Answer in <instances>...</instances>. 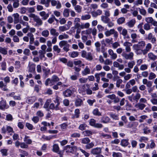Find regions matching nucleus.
<instances>
[{"mask_svg": "<svg viewBox=\"0 0 157 157\" xmlns=\"http://www.w3.org/2000/svg\"><path fill=\"white\" fill-rule=\"evenodd\" d=\"M152 45L150 43L147 44L146 45L144 41H139L138 43L132 46V49L137 55H146L152 48Z\"/></svg>", "mask_w": 157, "mask_h": 157, "instance_id": "obj_1", "label": "nucleus"}, {"mask_svg": "<svg viewBox=\"0 0 157 157\" xmlns=\"http://www.w3.org/2000/svg\"><path fill=\"white\" fill-rule=\"evenodd\" d=\"M28 16L30 18H33L34 22H35V26L39 27L42 25L43 22L42 19L34 13L29 14Z\"/></svg>", "mask_w": 157, "mask_h": 157, "instance_id": "obj_2", "label": "nucleus"}, {"mask_svg": "<svg viewBox=\"0 0 157 157\" xmlns=\"http://www.w3.org/2000/svg\"><path fill=\"white\" fill-rule=\"evenodd\" d=\"M3 80L5 83L3 81H0V88L3 91H7L8 90V89L7 88V84L10 82V78L7 76L4 78Z\"/></svg>", "mask_w": 157, "mask_h": 157, "instance_id": "obj_3", "label": "nucleus"}, {"mask_svg": "<svg viewBox=\"0 0 157 157\" xmlns=\"http://www.w3.org/2000/svg\"><path fill=\"white\" fill-rule=\"evenodd\" d=\"M134 94H132V95L128 96V100L131 102L136 101L137 102L138 100L141 97V95L139 93H137L135 96H134Z\"/></svg>", "mask_w": 157, "mask_h": 157, "instance_id": "obj_4", "label": "nucleus"}, {"mask_svg": "<svg viewBox=\"0 0 157 157\" xmlns=\"http://www.w3.org/2000/svg\"><path fill=\"white\" fill-rule=\"evenodd\" d=\"M81 56L90 61L92 60L93 59L91 53L90 52H87L85 50L82 51Z\"/></svg>", "mask_w": 157, "mask_h": 157, "instance_id": "obj_5", "label": "nucleus"}, {"mask_svg": "<svg viewBox=\"0 0 157 157\" xmlns=\"http://www.w3.org/2000/svg\"><path fill=\"white\" fill-rule=\"evenodd\" d=\"M76 149V147L75 146H71L70 145H67L64 147V150L66 151V152L67 153H73L75 152Z\"/></svg>", "mask_w": 157, "mask_h": 157, "instance_id": "obj_6", "label": "nucleus"}, {"mask_svg": "<svg viewBox=\"0 0 157 157\" xmlns=\"http://www.w3.org/2000/svg\"><path fill=\"white\" fill-rule=\"evenodd\" d=\"M121 56L126 59L132 60L133 59L134 53L132 52H130L128 54H127L125 52H123Z\"/></svg>", "mask_w": 157, "mask_h": 157, "instance_id": "obj_7", "label": "nucleus"}, {"mask_svg": "<svg viewBox=\"0 0 157 157\" xmlns=\"http://www.w3.org/2000/svg\"><path fill=\"white\" fill-rule=\"evenodd\" d=\"M146 39L148 40H150L151 42L153 44L155 43L156 41V38L151 33H150L148 34Z\"/></svg>", "mask_w": 157, "mask_h": 157, "instance_id": "obj_8", "label": "nucleus"}, {"mask_svg": "<svg viewBox=\"0 0 157 157\" xmlns=\"http://www.w3.org/2000/svg\"><path fill=\"white\" fill-rule=\"evenodd\" d=\"M123 45L125 47V50L126 52H130L131 51V46H132V44L131 43L126 41L124 43Z\"/></svg>", "mask_w": 157, "mask_h": 157, "instance_id": "obj_9", "label": "nucleus"}, {"mask_svg": "<svg viewBox=\"0 0 157 157\" xmlns=\"http://www.w3.org/2000/svg\"><path fill=\"white\" fill-rule=\"evenodd\" d=\"M145 20L147 23H151L153 25H157V21L154 20L152 17H146Z\"/></svg>", "mask_w": 157, "mask_h": 157, "instance_id": "obj_10", "label": "nucleus"}, {"mask_svg": "<svg viewBox=\"0 0 157 157\" xmlns=\"http://www.w3.org/2000/svg\"><path fill=\"white\" fill-rule=\"evenodd\" d=\"M101 148L100 147H96L91 150L90 152L94 155H97L101 153Z\"/></svg>", "mask_w": 157, "mask_h": 157, "instance_id": "obj_11", "label": "nucleus"}, {"mask_svg": "<svg viewBox=\"0 0 157 157\" xmlns=\"http://www.w3.org/2000/svg\"><path fill=\"white\" fill-rule=\"evenodd\" d=\"M102 13V11L101 10L98 9L96 11H93L91 12V14L93 17H97L98 16L101 15Z\"/></svg>", "mask_w": 157, "mask_h": 157, "instance_id": "obj_12", "label": "nucleus"}, {"mask_svg": "<svg viewBox=\"0 0 157 157\" xmlns=\"http://www.w3.org/2000/svg\"><path fill=\"white\" fill-rule=\"evenodd\" d=\"M109 55L110 56V58L112 59H115L117 57V55L116 53H114L113 51L111 49L108 50Z\"/></svg>", "mask_w": 157, "mask_h": 157, "instance_id": "obj_13", "label": "nucleus"}, {"mask_svg": "<svg viewBox=\"0 0 157 157\" xmlns=\"http://www.w3.org/2000/svg\"><path fill=\"white\" fill-rule=\"evenodd\" d=\"M6 101L1 98L0 99V109L4 110L6 107Z\"/></svg>", "mask_w": 157, "mask_h": 157, "instance_id": "obj_14", "label": "nucleus"}, {"mask_svg": "<svg viewBox=\"0 0 157 157\" xmlns=\"http://www.w3.org/2000/svg\"><path fill=\"white\" fill-rule=\"evenodd\" d=\"M101 122L103 123L107 124L109 123L110 119L107 116H104L101 118Z\"/></svg>", "mask_w": 157, "mask_h": 157, "instance_id": "obj_15", "label": "nucleus"}, {"mask_svg": "<svg viewBox=\"0 0 157 157\" xmlns=\"http://www.w3.org/2000/svg\"><path fill=\"white\" fill-rule=\"evenodd\" d=\"M27 36L29 37V44H33L35 40L33 34L31 33H28Z\"/></svg>", "mask_w": 157, "mask_h": 157, "instance_id": "obj_16", "label": "nucleus"}, {"mask_svg": "<svg viewBox=\"0 0 157 157\" xmlns=\"http://www.w3.org/2000/svg\"><path fill=\"white\" fill-rule=\"evenodd\" d=\"M142 82L144 84L146 85L147 88L151 87L152 86V82L151 81H148L146 78L143 79Z\"/></svg>", "mask_w": 157, "mask_h": 157, "instance_id": "obj_17", "label": "nucleus"}, {"mask_svg": "<svg viewBox=\"0 0 157 157\" xmlns=\"http://www.w3.org/2000/svg\"><path fill=\"white\" fill-rule=\"evenodd\" d=\"M136 23V21L134 19H133L127 22L126 25L129 28H132L134 26Z\"/></svg>", "mask_w": 157, "mask_h": 157, "instance_id": "obj_18", "label": "nucleus"}, {"mask_svg": "<svg viewBox=\"0 0 157 157\" xmlns=\"http://www.w3.org/2000/svg\"><path fill=\"white\" fill-rule=\"evenodd\" d=\"M39 14L40 16L42 17V19L44 20H46L49 16V14L46 13L44 11L40 12Z\"/></svg>", "mask_w": 157, "mask_h": 157, "instance_id": "obj_19", "label": "nucleus"}, {"mask_svg": "<svg viewBox=\"0 0 157 157\" xmlns=\"http://www.w3.org/2000/svg\"><path fill=\"white\" fill-rule=\"evenodd\" d=\"M49 30L50 34L53 36H57L59 35V33L57 32L56 29L52 28L50 29Z\"/></svg>", "mask_w": 157, "mask_h": 157, "instance_id": "obj_20", "label": "nucleus"}, {"mask_svg": "<svg viewBox=\"0 0 157 157\" xmlns=\"http://www.w3.org/2000/svg\"><path fill=\"white\" fill-rule=\"evenodd\" d=\"M90 73V70L88 66H86L82 72V74L83 76L86 75Z\"/></svg>", "mask_w": 157, "mask_h": 157, "instance_id": "obj_21", "label": "nucleus"}, {"mask_svg": "<svg viewBox=\"0 0 157 157\" xmlns=\"http://www.w3.org/2000/svg\"><path fill=\"white\" fill-rule=\"evenodd\" d=\"M72 92L70 89H67L63 92V95L65 97H69L71 96Z\"/></svg>", "mask_w": 157, "mask_h": 157, "instance_id": "obj_22", "label": "nucleus"}, {"mask_svg": "<svg viewBox=\"0 0 157 157\" xmlns=\"http://www.w3.org/2000/svg\"><path fill=\"white\" fill-rule=\"evenodd\" d=\"M131 36L132 39L131 42L132 43H134L138 42V40L136 39L137 35L136 33H133L131 34Z\"/></svg>", "mask_w": 157, "mask_h": 157, "instance_id": "obj_23", "label": "nucleus"}, {"mask_svg": "<svg viewBox=\"0 0 157 157\" xmlns=\"http://www.w3.org/2000/svg\"><path fill=\"white\" fill-rule=\"evenodd\" d=\"M146 105L143 103H139L136 104L135 106L139 109L142 110L146 107Z\"/></svg>", "mask_w": 157, "mask_h": 157, "instance_id": "obj_24", "label": "nucleus"}, {"mask_svg": "<svg viewBox=\"0 0 157 157\" xmlns=\"http://www.w3.org/2000/svg\"><path fill=\"white\" fill-rule=\"evenodd\" d=\"M51 0H40V3L44 5L46 7L49 6Z\"/></svg>", "mask_w": 157, "mask_h": 157, "instance_id": "obj_25", "label": "nucleus"}, {"mask_svg": "<svg viewBox=\"0 0 157 157\" xmlns=\"http://www.w3.org/2000/svg\"><path fill=\"white\" fill-rule=\"evenodd\" d=\"M13 16L14 17L13 22L15 24L18 23L19 22V14L17 13H14L13 15Z\"/></svg>", "mask_w": 157, "mask_h": 157, "instance_id": "obj_26", "label": "nucleus"}, {"mask_svg": "<svg viewBox=\"0 0 157 157\" xmlns=\"http://www.w3.org/2000/svg\"><path fill=\"white\" fill-rule=\"evenodd\" d=\"M147 56L149 59L152 60L154 61L157 59V56L151 52L148 53Z\"/></svg>", "mask_w": 157, "mask_h": 157, "instance_id": "obj_27", "label": "nucleus"}, {"mask_svg": "<svg viewBox=\"0 0 157 157\" xmlns=\"http://www.w3.org/2000/svg\"><path fill=\"white\" fill-rule=\"evenodd\" d=\"M125 18L124 17L119 18L117 20V23L119 25H121L125 23Z\"/></svg>", "mask_w": 157, "mask_h": 157, "instance_id": "obj_28", "label": "nucleus"}, {"mask_svg": "<svg viewBox=\"0 0 157 157\" xmlns=\"http://www.w3.org/2000/svg\"><path fill=\"white\" fill-rule=\"evenodd\" d=\"M129 144L128 139H123L121 142V145L123 147H126Z\"/></svg>", "mask_w": 157, "mask_h": 157, "instance_id": "obj_29", "label": "nucleus"}, {"mask_svg": "<svg viewBox=\"0 0 157 157\" xmlns=\"http://www.w3.org/2000/svg\"><path fill=\"white\" fill-rule=\"evenodd\" d=\"M83 104V102L82 99L78 98L76 99L75 102V105L76 106H80Z\"/></svg>", "mask_w": 157, "mask_h": 157, "instance_id": "obj_30", "label": "nucleus"}, {"mask_svg": "<svg viewBox=\"0 0 157 157\" xmlns=\"http://www.w3.org/2000/svg\"><path fill=\"white\" fill-rule=\"evenodd\" d=\"M92 113L95 116H100L101 115V113L99 111L98 108L94 109L92 111Z\"/></svg>", "mask_w": 157, "mask_h": 157, "instance_id": "obj_31", "label": "nucleus"}, {"mask_svg": "<svg viewBox=\"0 0 157 157\" xmlns=\"http://www.w3.org/2000/svg\"><path fill=\"white\" fill-rule=\"evenodd\" d=\"M69 37V36L67 34L64 33L62 34L59 35L58 36L59 40H61L63 39H68Z\"/></svg>", "mask_w": 157, "mask_h": 157, "instance_id": "obj_32", "label": "nucleus"}, {"mask_svg": "<svg viewBox=\"0 0 157 157\" xmlns=\"http://www.w3.org/2000/svg\"><path fill=\"white\" fill-rule=\"evenodd\" d=\"M53 49L54 52H55L57 54L61 52V49L60 48L59 46L57 45L53 46Z\"/></svg>", "mask_w": 157, "mask_h": 157, "instance_id": "obj_33", "label": "nucleus"}, {"mask_svg": "<svg viewBox=\"0 0 157 157\" xmlns=\"http://www.w3.org/2000/svg\"><path fill=\"white\" fill-rule=\"evenodd\" d=\"M101 20L103 23H108L110 20V19L109 17L104 15H102L101 16Z\"/></svg>", "mask_w": 157, "mask_h": 157, "instance_id": "obj_34", "label": "nucleus"}, {"mask_svg": "<svg viewBox=\"0 0 157 157\" xmlns=\"http://www.w3.org/2000/svg\"><path fill=\"white\" fill-rule=\"evenodd\" d=\"M137 10H139L140 13L142 15L145 16L147 15V13L145 10L142 7V8H137Z\"/></svg>", "mask_w": 157, "mask_h": 157, "instance_id": "obj_35", "label": "nucleus"}, {"mask_svg": "<svg viewBox=\"0 0 157 157\" xmlns=\"http://www.w3.org/2000/svg\"><path fill=\"white\" fill-rule=\"evenodd\" d=\"M69 9L66 8L64 10L63 12V15L64 17H68L69 16Z\"/></svg>", "mask_w": 157, "mask_h": 157, "instance_id": "obj_36", "label": "nucleus"}, {"mask_svg": "<svg viewBox=\"0 0 157 157\" xmlns=\"http://www.w3.org/2000/svg\"><path fill=\"white\" fill-rule=\"evenodd\" d=\"M51 79L54 85L59 80V78L56 75H53L51 78Z\"/></svg>", "mask_w": 157, "mask_h": 157, "instance_id": "obj_37", "label": "nucleus"}, {"mask_svg": "<svg viewBox=\"0 0 157 157\" xmlns=\"http://www.w3.org/2000/svg\"><path fill=\"white\" fill-rule=\"evenodd\" d=\"M41 35L44 37H47L49 35V32L47 29L42 31L41 32Z\"/></svg>", "mask_w": 157, "mask_h": 157, "instance_id": "obj_38", "label": "nucleus"}, {"mask_svg": "<svg viewBox=\"0 0 157 157\" xmlns=\"http://www.w3.org/2000/svg\"><path fill=\"white\" fill-rule=\"evenodd\" d=\"M7 48L0 47V53L4 55H6L7 54Z\"/></svg>", "mask_w": 157, "mask_h": 157, "instance_id": "obj_39", "label": "nucleus"}, {"mask_svg": "<svg viewBox=\"0 0 157 157\" xmlns=\"http://www.w3.org/2000/svg\"><path fill=\"white\" fill-rule=\"evenodd\" d=\"M45 84L46 86L48 85L52 86L54 85V84H53L52 79L49 78H48L46 80L45 82Z\"/></svg>", "mask_w": 157, "mask_h": 157, "instance_id": "obj_40", "label": "nucleus"}, {"mask_svg": "<svg viewBox=\"0 0 157 157\" xmlns=\"http://www.w3.org/2000/svg\"><path fill=\"white\" fill-rule=\"evenodd\" d=\"M13 1V6L14 8H16L19 6V0H12Z\"/></svg>", "mask_w": 157, "mask_h": 157, "instance_id": "obj_41", "label": "nucleus"}, {"mask_svg": "<svg viewBox=\"0 0 157 157\" xmlns=\"http://www.w3.org/2000/svg\"><path fill=\"white\" fill-rule=\"evenodd\" d=\"M59 31L63 32L68 30L69 29V27L68 26L66 27V26L64 25L59 26Z\"/></svg>", "mask_w": 157, "mask_h": 157, "instance_id": "obj_42", "label": "nucleus"}, {"mask_svg": "<svg viewBox=\"0 0 157 157\" xmlns=\"http://www.w3.org/2000/svg\"><path fill=\"white\" fill-rule=\"evenodd\" d=\"M118 79L116 80V86L117 87L119 88L120 87L121 84L123 82V80L119 78V77L117 76Z\"/></svg>", "mask_w": 157, "mask_h": 157, "instance_id": "obj_43", "label": "nucleus"}, {"mask_svg": "<svg viewBox=\"0 0 157 157\" xmlns=\"http://www.w3.org/2000/svg\"><path fill=\"white\" fill-rule=\"evenodd\" d=\"M43 70L44 73V74L43 76L44 77V78H46L48 76V75L50 73V70H47L45 69V68L44 67V68H43Z\"/></svg>", "mask_w": 157, "mask_h": 157, "instance_id": "obj_44", "label": "nucleus"}, {"mask_svg": "<svg viewBox=\"0 0 157 157\" xmlns=\"http://www.w3.org/2000/svg\"><path fill=\"white\" fill-rule=\"evenodd\" d=\"M68 44L67 41L62 40L59 42V44L60 47L62 48L66 46Z\"/></svg>", "mask_w": 157, "mask_h": 157, "instance_id": "obj_45", "label": "nucleus"}, {"mask_svg": "<svg viewBox=\"0 0 157 157\" xmlns=\"http://www.w3.org/2000/svg\"><path fill=\"white\" fill-rule=\"evenodd\" d=\"M114 29H110L109 30H107L106 31L105 33V34L106 36H109L113 34V32Z\"/></svg>", "mask_w": 157, "mask_h": 157, "instance_id": "obj_46", "label": "nucleus"}, {"mask_svg": "<svg viewBox=\"0 0 157 157\" xmlns=\"http://www.w3.org/2000/svg\"><path fill=\"white\" fill-rule=\"evenodd\" d=\"M74 7L75 10L77 12L80 13L81 12L82 7L80 6L77 5L74 6Z\"/></svg>", "mask_w": 157, "mask_h": 157, "instance_id": "obj_47", "label": "nucleus"}, {"mask_svg": "<svg viewBox=\"0 0 157 157\" xmlns=\"http://www.w3.org/2000/svg\"><path fill=\"white\" fill-rule=\"evenodd\" d=\"M90 18L91 15L89 14L82 15L81 17V19L82 20L89 19Z\"/></svg>", "mask_w": 157, "mask_h": 157, "instance_id": "obj_48", "label": "nucleus"}, {"mask_svg": "<svg viewBox=\"0 0 157 157\" xmlns=\"http://www.w3.org/2000/svg\"><path fill=\"white\" fill-rule=\"evenodd\" d=\"M59 150V147L58 144H55L53 146V151L55 152H58Z\"/></svg>", "mask_w": 157, "mask_h": 157, "instance_id": "obj_49", "label": "nucleus"}, {"mask_svg": "<svg viewBox=\"0 0 157 157\" xmlns=\"http://www.w3.org/2000/svg\"><path fill=\"white\" fill-rule=\"evenodd\" d=\"M29 71L30 72H33L35 70V65L34 64H31L29 65Z\"/></svg>", "mask_w": 157, "mask_h": 157, "instance_id": "obj_50", "label": "nucleus"}, {"mask_svg": "<svg viewBox=\"0 0 157 157\" xmlns=\"http://www.w3.org/2000/svg\"><path fill=\"white\" fill-rule=\"evenodd\" d=\"M27 9L28 12L30 13V14L33 13L35 12V9L33 7H27Z\"/></svg>", "mask_w": 157, "mask_h": 157, "instance_id": "obj_51", "label": "nucleus"}, {"mask_svg": "<svg viewBox=\"0 0 157 157\" xmlns=\"http://www.w3.org/2000/svg\"><path fill=\"white\" fill-rule=\"evenodd\" d=\"M113 157H122V154L120 152H113L112 153Z\"/></svg>", "mask_w": 157, "mask_h": 157, "instance_id": "obj_52", "label": "nucleus"}, {"mask_svg": "<svg viewBox=\"0 0 157 157\" xmlns=\"http://www.w3.org/2000/svg\"><path fill=\"white\" fill-rule=\"evenodd\" d=\"M6 130H7V131L9 133L11 132V133L10 134V135H13V133H14L13 129L10 126H6Z\"/></svg>", "mask_w": 157, "mask_h": 157, "instance_id": "obj_53", "label": "nucleus"}, {"mask_svg": "<svg viewBox=\"0 0 157 157\" xmlns=\"http://www.w3.org/2000/svg\"><path fill=\"white\" fill-rule=\"evenodd\" d=\"M135 63L134 61H129L128 63V66L130 68H132L135 65Z\"/></svg>", "mask_w": 157, "mask_h": 157, "instance_id": "obj_54", "label": "nucleus"}, {"mask_svg": "<svg viewBox=\"0 0 157 157\" xmlns=\"http://www.w3.org/2000/svg\"><path fill=\"white\" fill-rule=\"evenodd\" d=\"M109 115L110 117L113 119H114L115 120H118L119 119L118 115L117 114L112 113L109 114Z\"/></svg>", "mask_w": 157, "mask_h": 157, "instance_id": "obj_55", "label": "nucleus"}, {"mask_svg": "<svg viewBox=\"0 0 157 157\" xmlns=\"http://www.w3.org/2000/svg\"><path fill=\"white\" fill-rule=\"evenodd\" d=\"M112 47L114 49H115L120 46V44L118 42H116L112 44Z\"/></svg>", "mask_w": 157, "mask_h": 157, "instance_id": "obj_56", "label": "nucleus"}, {"mask_svg": "<svg viewBox=\"0 0 157 157\" xmlns=\"http://www.w3.org/2000/svg\"><path fill=\"white\" fill-rule=\"evenodd\" d=\"M55 19V17L53 15H52L48 20V22L49 24H52L54 21V19Z\"/></svg>", "mask_w": 157, "mask_h": 157, "instance_id": "obj_57", "label": "nucleus"}, {"mask_svg": "<svg viewBox=\"0 0 157 157\" xmlns=\"http://www.w3.org/2000/svg\"><path fill=\"white\" fill-rule=\"evenodd\" d=\"M85 86H83L82 88L79 89L78 91L80 94H81L82 95H85Z\"/></svg>", "mask_w": 157, "mask_h": 157, "instance_id": "obj_58", "label": "nucleus"}, {"mask_svg": "<svg viewBox=\"0 0 157 157\" xmlns=\"http://www.w3.org/2000/svg\"><path fill=\"white\" fill-rule=\"evenodd\" d=\"M87 125L85 124H82L80 125L78 128L82 130L83 131L86 129V128L87 127Z\"/></svg>", "mask_w": 157, "mask_h": 157, "instance_id": "obj_59", "label": "nucleus"}, {"mask_svg": "<svg viewBox=\"0 0 157 157\" xmlns=\"http://www.w3.org/2000/svg\"><path fill=\"white\" fill-rule=\"evenodd\" d=\"M84 134L87 136H90L94 133L93 132L90 130H86L83 132Z\"/></svg>", "mask_w": 157, "mask_h": 157, "instance_id": "obj_60", "label": "nucleus"}, {"mask_svg": "<svg viewBox=\"0 0 157 157\" xmlns=\"http://www.w3.org/2000/svg\"><path fill=\"white\" fill-rule=\"evenodd\" d=\"M78 53L77 52H73L70 54L71 57L74 58L78 56Z\"/></svg>", "mask_w": 157, "mask_h": 157, "instance_id": "obj_61", "label": "nucleus"}, {"mask_svg": "<svg viewBox=\"0 0 157 157\" xmlns=\"http://www.w3.org/2000/svg\"><path fill=\"white\" fill-rule=\"evenodd\" d=\"M36 100V98L34 97H30L28 99V102L29 104H32Z\"/></svg>", "mask_w": 157, "mask_h": 157, "instance_id": "obj_62", "label": "nucleus"}, {"mask_svg": "<svg viewBox=\"0 0 157 157\" xmlns=\"http://www.w3.org/2000/svg\"><path fill=\"white\" fill-rule=\"evenodd\" d=\"M80 111L79 109H76L75 111L74 117L78 118L79 117Z\"/></svg>", "mask_w": 157, "mask_h": 157, "instance_id": "obj_63", "label": "nucleus"}, {"mask_svg": "<svg viewBox=\"0 0 157 157\" xmlns=\"http://www.w3.org/2000/svg\"><path fill=\"white\" fill-rule=\"evenodd\" d=\"M104 63L106 65H111L112 64V61L109 59H107L105 61Z\"/></svg>", "mask_w": 157, "mask_h": 157, "instance_id": "obj_64", "label": "nucleus"}]
</instances>
